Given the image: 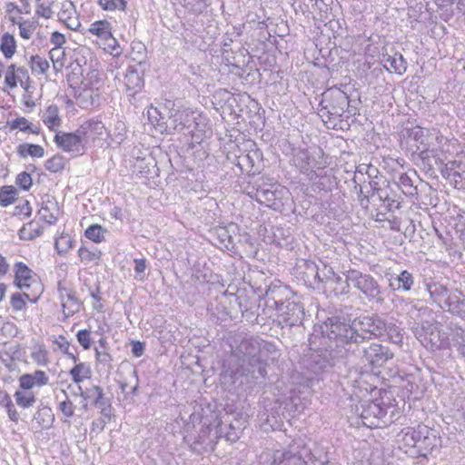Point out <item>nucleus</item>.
Masks as SVG:
<instances>
[{
  "label": "nucleus",
  "mask_w": 465,
  "mask_h": 465,
  "mask_svg": "<svg viewBox=\"0 0 465 465\" xmlns=\"http://www.w3.org/2000/svg\"><path fill=\"white\" fill-rule=\"evenodd\" d=\"M340 319L330 324V331L334 337H339L347 356L354 357L364 366L372 369L382 367L393 358V352L387 347L377 342L369 341L381 337L387 323L378 315H361L351 318L342 311L338 312Z\"/></svg>",
  "instance_id": "obj_1"
},
{
  "label": "nucleus",
  "mask_w": 465,
  "mask_h": 465,
  "mask_svg": "<svg viewBox=\"0 0 465 465\" xmlns=\"http://www.w3.org/2000/svg\"><path fill=\"white\" fill-rule=\"evenodd\" d=\"M340 319L339 312H336L331 316L328 317L321 325V352L312 354L307 361V370L319 376L323 373L330 372L332 368L339 363L346 355L339 337H334L330 331V324H334V320Z\"/></svg>",
  "instance_id": "obj_2"
},
{
  "label": "nucleus",
  "mask_w": 465,
  "mask_h": 465,
  "mask_svg": "<svg viewBox=\"0 0 465 465\" xmlns=\"http://www.w3.org/2000/svg\"><path fill=\"white\" fill-rule=\"evenodd\" d=\"M267 363L260 356L241 358L232 354L225 361L224 374L232 379V382L254 384L260 379L267 376Z\"/></svg>",
  "instance_id": "obj_3"
},
{
  "label": "nucleus",
  "mask_w": 465,
  "mask_h": 465,
  "mask_svg": "<svg viewBox=\"0 0 465 465\" xmlns=\"http://www.w3.org/2000/svg\"><path fill=\"white\" fill-rule=\"evenodd\" d=\"M403 446L409 449L405 452L411 455L427 457L441 444L439 432L426 425H419L416 429L407 428L403 431Z\"/></svg>",
  "instance_id": "obj_4"
},
{
  "label": "nucleus",
  "mask_w": 465,
  "mask_h": 465,
  "mask_svg": "<svg viewBox=\"0 0 465 465\" xmlns=\"http://www.w3.org/2000/svg\"><path fill=\"white\" fill-rule=\"evenodd\" d=\"M344 286L341 293L350 292L351 285L360 292L361 296L369 302L382 304L384 302L383 291L378 281L371 274L363 273L356 269H350L344 272Z\"/></svg>",
  "instance_id": "obj_5"
},
{
  "label": "nucleus",
  "mask_w": 465,
  "mask_h": 465,
  "mask_svg": "<svg viewBox=\"0 0 465 465\" xmlns=\"http://www.w3.org/2000/svg\"><path fill=\"white\" fill-rule=\"evenodd\" d=\"M407 135L416 143V150L412 153L414 159L421 161L424 168L431 170L433 163H438V159L434 155L436 150L435 144L430 141V129L416 126L407 129Z\"/></svg>",
  "instance_id": "obj_6"
},
{
  "label": "nucleus",
  "mask_w": 465,
  "mask_h": 465,
  "mask_svg": "<svg viewBox=\"0 0 465 465\" xmlns=\"http://www.w3.org/2000/svg\"><path fill=\"white\" fill-rule=\"evenodd\" d=\"M350 100L346 93L340 88L332 87L322 94L319 104V114L322 117L339 118L349 108Z\"/></svg>",
  "instance_id": "obj_7"
},
{
  "label": "nucleus",
  "mask_w": 465,
  "mask_h": 465,
  "mask_svg": "<svg viewBox=\"0 0 465 465\" xmlns=\"http://www.w3.org/2000/svg\"><path fill=\"white\" fill-rule=\"evenodd\" d=\"M197 117H200V114L189 108L176 110L171 114L165 123V132L173 134L187 131L193 135L198 126Z\"/></svg>",
  "instance_id": "obj_8"
},
{
  "label": "nucleus",
  "mask_w": 465,
  "mask_h": 465,
  "mask_svg": "<svg viewBox=\"0 0 465 465\" xmlns=\"http://www.w3.org/2000/svg\"><path fill=\"white\" fill-rule=\"evenodd\" d=\"M360 410L359 419H361L363 426L372 429L381 428L388 424V421L385 420L387 411L381 404L366 401L361 402L360 407L356 406V411H359Z\"/></svg>",
  "instance_id": "obj_9"
},
{
  "label": "nucleus",
  "mask_w": 465,
  "mask_h": 465,
  "mask_svg": "<svg viewBox=\"0 0 465 465\" xmlns=\"http://www.w3.org/2000/svg\"><path fill=\"white\" fill-rule=\"evenodd\" d=\"M274 304L278 312L280 324L294 326L302 322L303 307L301 303L287 299L285 301H275Z\"/></svg>",
  "instance_id": "obj_10"
},
{
  "label": "nucleus",
  "mask_w": 465,
  "mask_h": 465,
  "mask_svg": "<svg viewBox=\"0 0 465 465\" xmlns=\"http://www.w3.org/2000/svg\"><path fill=\"white\" fill-rule=\"evenodd\" d=\"M78 390L80 396L84 401L90 400L96 408L100 409V412L103 417L107 420H111L113 415L111 401L104 397L103 388L98 385H94L84 391L82 387L78 385Z\"/></svg>",
  "instance_id": "obj_11"
},
{
  "label": "nucleus",
  "mask_w": 465,
  "mask_h": 465,
  "mask_svg": "<svg viewBox=\"0 0 465 465\" xmlns=\"http://www.w3.org/2000/svg\"><path fill=\"white\" fill-rule=\"evenodd\" d=\"M262 465H308L301 454L290 450L264 451L261 455Z\"/></svg>",
  "instance_id": "obj_12"
},
{
  "label": "nucleus",
  "mask_w": 465,
  "mask_h": 465,
  "mask_svg": "<svg viewBox=\"0 0 465 465\" xmlns=\"http://www.w3.org/2000/svg\"><path fill=\"white\" fill-rule=\"evenodd\" d=\"M54 140L59 148L67 153H80L86 144L79 128L73 133H58Z\"/></svg>",
  "instance_id": "obj_13"
},
{
  "label": "nucleus",
  "mask_w": 465,
  "mask_h": 465,
  "mask_svg": "<svg viewBox=\"0 0 465 465\" xmlns=\"http://www.w3.org/2000/svg\"><path fill=\"white\" fill-rule=\"evenodd\" d=\"M292 161L300 172L306 174L310 180H314L318 177L314 168L321 169V167L317 166V161L310 154L308 150H296Z\"/></svg>",
  "instance_id": "obj_14"
},
{
  "label": "nucleus",
  "mask_w": 465,
  "mask_h": 465,
  "mask_svg": "<svg viewBox=\"0 0 465 465\" xmlns=\"http://www.w3.org/2000/svg\"><path fill=\"white\" fill-rule=\"evenodd\" d=\"M57 291L65 316H73L79 311L81 304L75 296V292L73 289L66 288L61 281L57 283Z\"/></svg>",
  "instance_id": "obj_15"
},
{
  "label": "nucleus",
  "mask_w": 465,
  "mask_h": 465,
  "mask_svg": "<svg viewBox=\"0 0 465 465\" xmlns=\"http://www.w3.org/2000/svg\"><path fill=\"white\" fill-rule=\"evenodd\" d=\"M271 188H265L260 186L256 189L255 193H250V196L254 198L258 203L265 204L266 206L277 210L281 205L280 193L276 189H273L274 185L270 184Z\"/></svg>",
  "instance_id": "obj_16"
},
{
  "label": "nucleus",
  "mask_w": 465,
  "mask_h": 465,
  "mask_svg": "<svg viewBox=\"0 0 465 465\" xmlns=\"http://www.w3.org/2000/svg\"><path fill=\"white\" fill-rule=\"evenodd\" d=\"M381 62L387 71L393 72L400 75H402L407 70L405 58L397 51L392 50L391 54L382 53Z\"/></svg>",
  "instance_id": "obj_17"
},
{
  "label": "nucleus",
  "mask_w": 465,
  "mask_h": 465,
  "mask_svg": "<svg viewBox=\"0 0 465 465\" xmlns=\"http://www.w3.org/2000/svg\"><path fill=\"white\" fill-rule=\"evenodd\" d=\"M426 289L432 302L440 309L445 310L450 301L453 291L449 290L446 286L439 282L428 283L426 284Z\"/></svg>",
  "instance_id": "obj_18"
},
{
  "label": "nucleus",
  "mask_w": 465,
  "mask_h": 465,
  "mask_svg": "<svg viewBox=\"0 0 465 465\" xmlns=\"http://www.w3.org/2000/svg\"><path fill=\"white\" fill-rule=\"evenodd\" d=\"M443 175H447L457 189H465V163L452 161L446 164Z\"/></svg>",
  "instance_id": "obj_19"
},
{
  "label": "nucleus",
  "mask_w": 465,
  "mask_h": 465,
  "mask_svg": "<svg viewBox=\"0 0 465 465\" xmlns=\"http://www.w3.org/2000/svg\"><path fill=\"white\" fill-rule=\"evenodd\" d=\"M124 83L127 95L134 97L144 85L143 75L133 66H129L124 74Z\"/></svg>",
  "instance_id": "obj_20"
},
{
  "label": "nucleus",
  "mask_w": 465,
  "mask_h": 465,
  "mask_svg": "<svg viewBox=\"0 0 465 465\" xmlns=\"http://www.w3.org/2000/svg\"><path fill=\"white\" fill-rule=\"evenodd\" d=\"M261 339L259 337L244 338L232 354H237L241 358L259 356Z\"/></svg>",
  "instance_id": "obj_21"
},
{
  "label": "nucleus",
  "mask_w": 465,
  "mask_h": 465,
  "mask_svg": "<svg viewBox=\"0 0 465 465\" xmlns=\"http://www.w3.org/2000/svg\"><path fill=\"white\" fill-rule=\"evenodd\" d=\"M85 143L101 138L105 133L104 124L100 121L90 120L79 127Z\"/></svg>",
  "instance_id": "obj_22"
},
{
  "label": "nucleus",
  "mask_w": 465,
  "mask_h": 465,
  "mask_svg": "<svg viewBox=\"0 0 465 465\" xmlns=\"http://www.w3.org/2000/svg\"><path fill=\"white\" fill-rule=\"evenodd\" d=\"M368 185L371 187V196L377 197L382 203L390 200L389 193H391L392 186L385 177H375V179L368 182Z\"/></svg>",
  "instance_id": "obj_23"
},
{
  "label": "nucleus",
  "mask_w": 465,
  "mask_h": 465,
  "mask_svg": "<svg viewBox=\"0 0 465 465\" xmlns=\"http://www.w3.org/2000/svg\"><path fill=\"white\" fill-rule=\"evenodd\" d=\"M19 344L7 347L6 343H5L3 348L0 349V361L8 369L9 371H19V367L15 362L16 359H19Z\"/></svg>",
  "instance_id": "obj_24"
},
{
  "label": "nucleus",
  "mask_w": 465,
  "mask_h": 465,
  "mask_svg": "<svg viewBox=\"0 0 465 465\" xmlns=\"http://www.w3.org/2000/svg\"><path fill=\"white\" fill-rule=\"evenodd\" d=\"M33 281V271L24 262L15 264V283L20 290L28 289Z\"/></svg>",
  "instance_id": "obj_25"
},
{
  "label": "nucleus",
  "mask_w": 465,
  "mask_h": 465,
  "mask_svg": "<svg viewBox=\"0 0 465 465\" xmlns=\"http://www.w3.org/2000/svg\"><path fill=\"white\" fill-rule=\"evenodd\" d=\"M445 310L452 315L465 320V294L458 290H454Z\"/></svg>",
  "instance_id": "obj_26"
},
{
  "label": "nucleus",
  "mask_w": 465,
  "mask_h": 465,
  "mask_svg": "<svg viewBox=\"0 0 465 465\" xmlns=\"http://www.w3.org/2000/svg\"><path fill=\"white\" fill-rule=\"evenodd\" d=\"M244 429L243 422L240 420H235L234 422L229 424L221 423L219 425L220 433H224V438L227 441L235 442L237 441Z\"/></svg>",
  "instance_id": "obj_27"
},
{
  "label": "nucleus",
  "mask_w": 465,
  "mask_h": 465,
  "mask_svg": "<svg viewBox=\"0 0 465 465\" xmlns=\"http://www.w3.org/2000/svg\"><path fill=\"white\" fill-rule=\"evenodd\" d=\"M54 420V415L50 407L43 406L37 410L34 415L33 421L37 425L36 429L47 430L52 427Z\"/></svg>",
  "instance_id": "obj_28"
},
{
  "label": "nucleus",
  "mask_w": 465,
  "mask_h": 465,
  "mask_svg": "<svg viewBox=\"0 0 465 465\" xmlns=\"http://www.w3.org/2000/svg\"><path fill=\"white\" fill-rule=\"evenodd\" d=\"M414 285L412 273L404 270L390 283V287L395 291L410 292Z\"/></svg>",
  "instance_id": "obj_29"
},
{
  "label": "nucleus",
  "mask_w": 465,
  "mask_h": 465,
  "mask_svg": "<svg viewBox=\"0 0 465 465\" xmlns=\"http://www.w3.org/2000/svg\"><path fill=\"white\" fill-rule=\"evenodd\" d=\"M42 121L51 130L56 131L62 124L59 108L56 104L49 105L42 115Z\"/></svg>",
  "instance_id": "obj_30"
},
{
  "label": "nucleus",
  "mask_w": 465,
  "mask_h": 465,
  "mask_svg": "<svg viewBox=\"0 0 465 465\" xmlns=\"http://www.w3.org/2000/svg\"><path fill=\"white\" fill-rule=\"evenodd\" d=\"M352 181L355 183L354 192L357 194V198L361 206L363 208H368L371 203V200L375 198V196H371V187H369L368 183L364 185L359 183L357 182L356 174L354 175Z\"/></svg>",
  "instance_id": "obj_31"
},
{
  "label": "nucleus",
  "mask_w": 465,
  "mask_h": 465,
  "mask_svg": "<svg viewBox=\"0 0 465 465\" xmlns=\"http://www.w3.org/2000/svg\"><path fill=\"white\" fill-rule=\"evenodd\" d=\"M394 185L401 188V192L407 196L418 194L417 186L413 184V179L409 173H401L399 177V183H395Z\"/></svg>",
  "instance_id": "obj_32"
},
{
  "label": "nucleus",
  "mask_w": 465,
  "mask_h": 465,
  "mask_svg": "<svg viewBox=\"0 0 465 465\" xmlns=\"http://www.w3.org/2000/svg\"><path fill=\"white\" fill-rule=\"evenodd\" d=\"M89 32L104 40H108L113 37L110 23L106 20H100L93 23L90 25Z\"/></svg>",
  "instance_id": "obj_33"
},
{
  "label": "nucleus",
  "mask_w": 465,
  "mask_h": 465,
  "mask_svg": "<svg viewBox=\"0 0 465 465\" xmlns=\"http://www.w3.org/2000/svg\"><path fill=\"white\" fill-rule=\"evenodd\" d=\"M17 153L23 158L27 155L42 158L45 155V149L38 144L25 143L17 146Z\"/></svg>",
  "instance_id": "obj_34"
},
{
  "label": "nucleus",
  "mask_w": 465,
  "mask_h": 465,
  "mask_svg": "<svg viewBox=\"0 0 465 465\" xmlns=\"http://www.w3.org/2000/svg\"><path fill=\"white\" fill-rule=\"evenodd\" d=\"M0 50L7 59L11 58L16 51V42L13 35L5 33L1 37Z\"/></svg>",
  "instance_id": "obj_35"
},
{
  "label": "nucleus",
  "mask_w": 465,
  "mask_h": 465,
  "mask_svg": "<svg viewBox=\"0 0 465 465\" xmlns=\"http://www.w3.org/2000/svg\"><path fill=\"white\" fill-rule=\"evenodd\" d=\"M69 373L74 382L80 384L84 379L90 378L92 371L87 364L81 362L75 364L74 367L70 370Z\"/></svg>",
  "instance_id": "obj_36"
},
{
  "label": "nucleus",
  "mask_w": 465,
  "mask_h": 465,
  "mask_svg": "<svg viewBox=\"0 0 465 465\" xmlns=\"http://www.w3.org/2000/svg\"><path fill=\"white\" fill-rule=\"evenodd\" d=\"M13 25H17L19 27V35L24 39H30L36 28V25L34 21L25 20L23 17H19V21L12 19Z\"/></svg>",
  "instance_id": "obj_37"
},
{
  "label": "nucleus",
  "mask_w": 465,
  "mask_h": 465,
  "mask_svg": "<svg viewBox=\"0 0 465 465\" xmlns=\"http://www.w3.org/2000/svg\"><path fill=\"white\" fill-rule=\"evenodd\" d=\"M280 355L279 350L273 342L261 339L259 356H263L272 361H275L279 359Z\"/></svg>",
  "instance_id": "obj_38"
},
{
  "label": "nucleus",
  "mask_w": 465,
  "mask_h": 465,
  "mask_svg": "<svg viewBox=\"0 0 465 465\" xmlns=\"http://www.w3.org/2000/svg\"><path fill=\"white\" fill-rule=\"evenodd\" d=\"M25 299H27V300L31 301L32 302H36L38 300V296L31 298L30 295L26 292L13 293L11 296V299H10V303H11L13 310L15 312H18V311H22V310L25 309L26 302H25Z\"/></svg>",
  "instance_id": "obj_39"
},
{
  "label": "nucleus",
  "mask_w": 465,
  "mask_h": 465,
  "mask_svg": "<svg viewBox=\"0 0 465 465\" xmlns=\"http://www.w3.org/2000/svg\"><path fill=\"white\" fill-rule=\"evenodd\" d=\"M9 124L11 130L19 129L22 132H30L35 134H38L40 133V128L35 126L25 117L15 118L13 121H11Z\"/></svg>",
  "instance_id": "obj_40"
},
{
  "label": "nucleus",
  "mask_w": 465,
  "mask_h": 465,
  "mask_svg": "<svg viewBox=\"0 0 465 465\" xmlns=\"http://www.w3.org/2000/svg\"><path fill=\"white\" fill-rule=\"evenodd\" d=\"M14 397L16 404L23 409L32 407L36 401V397L32 391H16Z\"/></svg>",
  "instance_id": "obj_41"
},
{
  "label": "nucleus",
  "mask_w": 465,
  "mask_h": 465,
  "mask_svg": "<svg viewBox=\"0 0 465 465\" xmlns=\"http://www.w3.org/2000/svg\"><path fill=\"white\" fill-rule=\"evenodd\" d=\"M130 57L133 61L142 64L145 62L147 57L146 46L141 42H133L131 45Z\"/></svg>",
  "instance_id": "obj_42"
},
{
  "label": "nucleus",
  "mask_w": 465,
  "mask_h": 465,
  "mask_svg": "<svg viewBox=\"0 0 465 465\" xmlns=\"http://www.w3.org/2000/svg\"><path fill=\"white\" fill-rule=\"evenodd\" d=\"M17 190L12 185H5L0 188V205L8 206L16 200Z\"/></svg>",
  "instance_id": "obj_43"
},
{
  "label": "nucleus",
  "mask_w": 465,
  "mask_h": 465,
  "mask_svg": "<svg viewBox=\"0 0 465 465\" xmlns=\"http://www.w3.org/2000/svg\"><path fill=\"white\" fill-rule=\"evenodd\" d=\"M29 63L33 74H44L49 69L48 61L38 54L32 55Z\"/></svg>",
  "instance_id": "obj_44"
},
{
  "label": "nucleus",
  "mask_w": 465,
  "mask_h": 465,
  "mask_svg": "<svg viewBox=\"0 0 465 465\" xmlns=\"http://www.w3.org/2000/svg\"><path fill=\"white\" fill-rule=\"evenodd\" d=\"M95 358L97 364L102 366L104 371L109 372L113 368V358L106 350L101 351L100 348H95Z\"/></svg>",
  "instance_id": "obj_45"
},
{
  "label": "nucleus",
  "mask_w": 465,
  "mask_h": 465,
  "mask_svg": "<svg viewBox=\"0 0 465 465\" xmlns=\"http://www.w3.org/2000/svg\"><path fill=\"white\" fill-rule=\"evenodd\" d=\"M106 232V230L104 229L101 225L93 224L90 225L84 232V235L87 239L94 242H101L104 240V234Z\"/></svg>",
  "instance_id": "obj_46"
},
{
  "label": "nucleus",
  "mask_w": 465,
  "mask_h": 465,
  "mask_svg": "<svg viewBox=\"0 0 465 465\" xmlns=\"http://www.w3.org/2000/svg\"><path fill=\"white\" fill-rule=\"evenodd\" d=\"M74 241L68 234H62L54 242V248L59 254H65L73 247Z\"/></svg>",
  "instance_id": "obj_47"
},
{
  "label": "nucleus",
  "mask_w": 465,
  "mask_h": 465,
  "mask_svg": "<svg viewBox=\"0 0 465 465\" xmlns=\"http://www.w3.org/2000/svg\"><path fill=\"white\" fill-rule=\"evenodd\" d=\"M45 167L51 173H58L64 167V159L60 155H54L45 162Z\"/></svg>",
  "instance_id": "obj_48"
},
{
  "label": "nucleus",
  "mask_w": 465,
  "mask_h": 465,
  "mask_svg": "<svg viewBox=\"0 0 465 465\" xmlns=\"http://www.w3.org/2000/svg\"><path fill=\"white\" fill-rule=\"evenodd\" d=\"M54 343L60 348V350L67 355L69 359H71L74 363L78 361V357L74 353L71 352L70 348V342L65 339L64 336L60 335L58 339L54 341Z\"/></svg>",
  "instance_id": "obj_49"
},
{
  "label": "nucleus",
  "mask_w": 465,
  "mask_h": 465,
  "mask_svg": "<svg viewBox=\"0 0 465 465\" xmlns=\"http://www.w3.org/2000/svg\"><path fill=\"white\" fill-rule=\"evenodd\" d=\"M31 358L39 366H45L48 363L47 351L44 346H38L32 353Z\"/></svg>",
  "instance_id": "obj_50"
},
{
  "label": "nucleus",
  "mask_w": 465,
  "mask_h": 465,
  "mask_svg": "<svg viewBox=\"0 0 465 465\" xmlns=\"http://www.w3.org/2000/svg\"><path fill=\"white\" fill-rule=\"evenodd\" d=\"M15 183L23 190L28 191L32 184L33 180L31 175L26 172L20 173L15 179Z\"/></svg>",
  "instance_id": "obj_51"
},
{
  "label": "nucleus",
  "mask_w": 465,
  "mask_h": 465,
  "mask_svg": "<svg viewBox=\"0 0 465 465\" xmlns=\"http://www.w3.org/2000/svg\"><path fill=\"white\" fill-rule=\"evenodd\" d=\"M76 338L80 345L84 350H89L92 344L91 331L88 330H80L76 333Z\"/></svg>",
  "instance_id": "obj_52"
},
{
  "label": "nucleus",
  "mask_w": 465,
  "mask_h": 465,
  "mask_svg": "<svg viewBox=\"0 0 465 465\" xmlns=\"http://www.w3.org/2000/svg\"><path fill=\"white\" fill-rule=\"evenodd\" d=\"M218 237L220 238L221 243L223 244V246L228 249L232 250L234 246V242L232 240V237L229 234L226 228H220L217 231Z\"/></svg>",
  "instance_id": "obj_53"
},
{
  "label": "nucleus",
  "mask_w": 465,
  "mask_h": 465,
  "mask_svg": "<svg viewBox=\"0 0 465 465\" xmlns=\"http://www.w3.org/2000/svg\"><path fill=\"white\" fill-rule=\"evenodd\" d=\"M385 333H387L391 342L395 344H400L402 342V334L401 333L399 328L395 325H387Z\"/></svg>",
  "instance_id": "obj_54"
},
{
  "label": "nucleus",
  "mask_w": 465,
  "mask_h": 465,
  "mask_svg": "<svg viewBox=\"0 0 465 465\" xmlns=\"http://www.w3.org/2000/svg\"><path fill=\"white\" fill-rule=\"evenodd\" d=\"M63 392L64 394H66L65 391H63ZM65 396H67V395H65ZM59 410L67 418H71L74 416V406L73 402L68 399V397H66L65 401L60 402Z\"/></svg>",
  "instance_id": "obj_55"
},
{
  "label": "nucleus",
  "mask_w": 465,
  "mask_h": 465,
  "mask_svg": "<svg viewBox=\"0 0 465 465\" xmlns=\"http://www.w3.org/2000/svg\"><path fill=\"white\" fill-rule=\"evenodd\" d=\"M78 255L82 261L93 262L100 259V252H91L84 246L78 250Z\"/></svg>",
  "instance_id": "obj_56"
},
{
  "label": "nucleus",
  "mask_w": 465,
  "mask_h": 465,
  "mask_svg": "<svg viewBox=\"0 0 465 465\" xmlns=\"http://www.w3.org/2000/svg\"><path fill=\"white\" fill-rule=\"evenodd\" d=\"M19 386L25 391H29L36 385L35 384L34 378L29 373H25L19 377Z\"/></svg>",
  "instance_id": "obj_57"
},
{
  "label": "nucleus",
  "mask_w": 465,
  "mask_h": 465,
  "mask_svg": "<svg viewBox=\"0 0 465 465\" xmlns=\"http://www.w3.org/2000/svg\"><path fill=\"white\" fill-rule=\"evenodd\" d=\"M428 328H426L424 325L420 329H416L414 331V334L416 338L424 345L428 346L430 343L432 344V339L431 337L428 336V333L426 331Z\"/></svg>",
  "instance_id": "obj_58"
},
{
  "label": "nucleus",
  "mask_w": 465,
  "mask_h": 465,
  "mask_svg": "<svg viewBox=\"0 0 465 465\" xmlns=\"http://www.w3.org/2000/svg\"><path fill=\"white\" fill-rule=\"evenodd\" d=\"M134 272L135 278L138 280H143L144 277V272L146 269V260L145 259H134Z\"/></svg>",
  "instance_id": "obj_59"
},
{
  "label": "nucleus",
  "mask_w": 465,
  "mask_h": 465,
  "mask_svg": "<svg viewBox=\"0 0 465 465\" xmlns=\"http://www.w3.org/2000/svg\"><path fill=\"white\" fill-rule=\"evenodd\" d=\"M38 213L40 217L49 224H54L57 221V216L50 213L48 206H42Z\"/></svg>",
  "instance_id": "obj_60"
},
{
  "label": "nucleus",
  "mask_w": 465,
  "mask_h": 465,
  "mask_svg": "<svg viewBox=\"0 0 465 465\" xmlns=\"http://www.w3.org/2000/svg\"><path fill=\"white\" fill-rule=\"evenodd\" d=\"M29 374L34 378L35 384L37 387H43L48 383L49 379L43 371L37 370L34 373Z\"/></svg>",
  "instance_id": "obj_61"
},
{
  "label": "nucleus",
  "mask_w": 465,
  "mask_h": 465,
  "mask_svg": "<svg viewBox=\"0 0 465 465\" xmlns=\"http://www.w3.org/2000/svg\"><path fill=\"white\" fill-rule=\"evenodd\" d=\"M32 213V208L27 200H25L22 204L15 207L14 215H25L29 217Z\"/></svg>",
  "instance_id": "obj_62"
},
{
  "label": "nucleus",
  "mask_w": 465,
  "mask_h": 465,
  "mask_svg": "<svg viewBox=\"0 0 465 465\" xmlns=\"http://www.w3.org/2000/svg\"><path fill=\"white\" fill-rule=\"evenodd\" d=\"M207 430H210L209 427H206V429L202 431V434L199 436V440L195 443L203 445V449L204 451H208V450L213 451L215 448L216 443L213 442V440H210L209 442H205L204 437H205V433L207 432Z\"/></svg>",
  "instance_id": "obj_63"
},
{
  "label": "nucleus",
  "mask_w": 465,
  "mask_h": 465,
  "mask_svg": "<svg viewBox=\"0 0 465 465\" xmlns=\"http://www.w3.org/2000/svg\"><path fill=\"white\" fill-rule=\"evenodd\" d=\"M64 54V53L61 50V47H54L50 50L49 56L53 62L54 68H56V64L62 61Z\"/></svg>",
  "instance_id": "obj_64"
}]
</instances>
